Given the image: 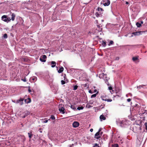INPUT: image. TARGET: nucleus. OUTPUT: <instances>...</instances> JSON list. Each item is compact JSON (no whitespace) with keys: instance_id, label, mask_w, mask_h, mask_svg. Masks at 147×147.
<instances>
[{"instance_id":"nucleus-1","label":"nucleus","mask_w":147,"mask_h":147,"mask_svg":"<svg viewBox=\"0 0 147 147\" xmlns=\"http://www.w3.org/2000/svg\"><path fill=\"white\" fill-rule=\"evenodd\" d=\"M1 19L4 21L7 22H8L11 20L10 18L7 17V16L6 15L2 16L1 17Z\"/></svg>"},{"instance_id":"nucleus-2","label":"nucleus","mask_w":147,"mask_h":147,"mask_svg":"<svg viewBox=\"0 0 147 147\" xmlns=\"http://www.w3.org/2000/svg\"><path fill=\"white\" fill-rule=\"evenodd\" d=\"M106 97L107 96L105 95H103L101 96V98L103 100L107 101L108 102H111L112 101L111 99H107Z\"/></svg>"},{"instance_id":"nucleus-3","label":"nucleus","mask_w":147,"mask_h":147,"mask_svg":"<svg viewBox=\"0 0 147 147\" xmlns=\"http://www.w3.org/2000/svg\"><path fill=\"white\" fill-rule=\"evenodd\" d=\"M139 113L140 115L145 114L147 115V111L145 110L144 109H142L141 111H139Z\"/></svg>"},{"instance_id":"nucleus-4","label":"nucleus","mask_w":147,"mask_h":147,"mask_svg":"<svg viewBox=\"0 0 147 147\" xmlns=\"http://www.w3.org/2000/svg\"><path fill=\"white\" fill-rule=\"evenodd\" d=\"M47 58V56L45 55H43L41 56L40 60L42 62H45L46 61V60L44 59H46Z\"/></svg>"},{"instance_id":"nucleus-5","label":"nucleus","mask_w":147,"mask_h":147,"mask_svg":"<svg viewBox=\"0 0 147 147\" xmlns=\"http://www.w3.org/2000/svg\"><path fill=\"white\" fill-rule=\"evenodd\" d=\"M103 5L105 6H108L110 3V0H103Z\"/></svg>"},{"instance_id":"nucleus-6","label":"nucleus","mask_w":147,"mask_h":147,"mask_svg":"<svg viewBox=\"0 0 147 147\" xmlns=\"http://www.w3.org/2000/svg\"><path fill=\"white\" fill-rule=\"evenodd\" d=\"M145 32L144 31H138L136 32H134L132 33V34L135 36H138L142 34L143 33Z\"/></svg>"},{"instance_id":"nucleus-7","label":"nucleus","mask_w":147,"mask_h":147,"mask_svg":"<svg viewBox=\"0 0 147 147\" xmlns=\"http://www.w3.org/2000/svg\"><path fill=\"white\" fill-rule=\"evenodd\" d=\"M79 125V123L78 122H74L73 123V126L74 127H78Z\"/></svg>"},{"instance_id":"nucleus-8","label":"nucleus","mask_w":147,"mask_h":147,"mask_svg":"<svg viewBox=\"0 0 147 147\" xmlns=\"http://www.w3.org/2000/svg\"><path fill=\"white\" fill-rule=\"evenodd\" d=\"M24 100L23 98H20L17 101L16 103H19L20 105H22L23 104V101Z\"/></svg>"},{"instance_id":"nucleus-9","label":"nucleus","mask_w":147,"mask_h":147,"mask_svg":"<svg viewBox=\"0 0 147 147\" xmlns=\"http://www.w3.org/2000/svg\"><path fill=\"white\" fill-rule=\"evenodd\" d=\"M100 133L97 132L95 135V137L97 139H98L100 137Z\"/></svg>"},{"instance_id":"nucleus-10","label":"nucleus","mask_w":147,"mask_h":147,"mask_svg":"<svg viewBox=\"0 0 147 147\" xmlns=\"http://www.w3.org/2000/svg\"><path fill=\"white\" fill-rule=\"evenodd\" d=\"M59 111L60 112H62V113H63V114H64L65 113V109L64 107H62L61 108H60V106H59Z\"/></svg>"},{"instance_id":"nucleus-11","label":"nucleus","mask_w":147,"mask_h":147,"mask_svg":"<svg viewBox=\"0 0 147 147\" xmlns=\"http://www.w3.org/2000/svg\"><path fill=\"white\" fill-rule=\"evenodd\" d=\"M100 119L101 121L102 120H105L106 119V117L102 115H101L100 117Z\"/></svg>"},{"instance_id":"nucleus-12","label":"nucleus","mask_w":147,"mask_h":147,"mask_svg":"<svg viewBox=\"0 0 147 147\" xmlns=\"http://www.w3.org/2000/svg\"><path fill=\"white\" fill-rule=\"evenodd\" d=\"M11 16V20L12 21H13L15 20V18L16 17V15L14 13H12Z\"/></svg>"},{"instance_id":"nucleus-13","label":"nucleus","mask_w":147,"mask_h":147,"mask_svg":"<svg viewBox=\"0 0 147 147\" xmlns=\"http://www.w3.org/2000/svg\"><path fill=\"white\" fill-rule=\"evenodd\" d=\"M63 67H61L60 68L59 70L58 71V72L59 73H60L63 71Z\"/></svg>"},{"instance_id":"nucleus-14","label":"nucleus","mask_w":147,"mask_h":147,"mask_svg":"<svg viewBox=\"0 0 147 147\" xmlns=\"http://www.w3.org/2000/svg\"><path fill=\"white\" fill-rule=\"evenodd\" d=\"M51 64L52 65H51V67H54L55 66L56 64V62L55 61H52L51 62Z\"/></svg>"},{"instance_id":"nucleus-15","label":"nucleus","mask_w":147,"mask_h":147,"mask_svg":"<svg viewBox=\"0 0 147 147\" xmlns=\"http://www.w3.org/2000/svg\"><path fill=\"white\" fill-rule=\"evenodd\" d=\"M28 136H29V138H30V139L32 138V132H30L28 133Z\"/></svg>"},{"instance_id":"nucleus-16","label":"nucleus","mask_w":147,"mask_h":147,"mask_svg":"<svg viewBox=\"0 0 147 147\" xmlns=\"http://www.w3.org/2000/svg\"><path fill=\"white\" fill-rule=\"evenodd\" d=\"M106 42L105 41L102 40V44L103 47H105L106 45Z\"/></svg>"},{"instance_id":"nucleus-17","label":"nucleus","mask_w":147,"mask_h":147,"mask_svg":"<svg viewBox=\"0 0 147 147\" xmlns=\"http://www.w3.org/2000/svg\"><path fill=\"white\" fill-rule=\"evenodd\" d=\"M69 107H70V106L69 105ZM70 107L71 109L74 110H75L76 109V108L74 105H71L70 106Z\"/></svg>"},{"instance_id":"nucleus-18","label":"nucleus","mask_w":147,"mask_h":147,"mask_svg":"<svg viewBox=\"0 0 147 147\" xmlns=\"http://www.w3.org/2000/svg\"><path fill=\"white\" fill-rule=\"evenodd\" d=\"M136 25L138 27H140L141 26V24L137 22L136 23Z\"/></svg>"},{"instance_id":"nucleus-19","label":"nucleus","mask_w":147,"mask_h":147,"mask_svg":"<svg viewBox=\"0 0 147 147\" xmlns=\"http://www.w3.org/2000/svg\"><path fill=\"white\" fill-rule=\"evenodd\" d=\"M84 108V107L81 106L80 107H78L77 108V109L78 110H82V109H83Z\"/></svg>"},{"instance_id":"nucleus-20","label":"nucleus","mask_w":147,"mask_h":147,"mask_svg":"<svg viewBox=\"0 0 147 147\" xmlns=\"http://www.w3.org/2000/svg\"><path fill=\"white\" fill-rule=\"evenodd\" d=\"M138 57H134L132 58V60L134 61L138 60Z\"/></svg>"},{"instance_id":"nucleus-21","label":"nucleus","mask_w":147,"mask_h":147,"mask_svg":"<svg viewBox=\"0 0 147 147\" xmlns=\"http://www.w3.org/2000/svg\"><path fill=\"white\" fill-rule=\"evenodd\" d=\"M112 147H119V145L117 144H112Z\"/></svg>"},{"instance_id":"nucleus-22","label":"nucleus","mask_w":147,"mask_h":147,"mask_svg":"<svg viewBox=\"0 0 147 147\" xmlns=\"http://www.w3.org/2000/svg\"><path fill=\"white\" fill-rule=\"evenodd\" d=\"M31 79L32 80H33L34 81H36L37 80V78L36 77H34L33 78H32Z\"/></svg>"},{"instance_id":"nucleus-23","label":"nucleus","mask_w":147,"mask_h":147,"mask_svg":"<svg viewBox=\"0 0 147 147\" xmlns=\"http://www.w3.org/2000/svg\"><path fill=\"white\" fill-rule=\"evenodd\" d=\"M73 87V90H76L78 88V86L77 85H75Z\"/></svg>"},{"instance_id":"nucleus-24","label":"nucleus","mask_w":147,"mask_h":147,"mask_svg":"<svg viewBox=\"0 0 147 147\" xmlns=\"http://www.w3.org/2000/svg\"><path fill=\"white\" fill-rule=\"evenodd\" d=\"M95 15L97 17H98L100 15V14H99V13L98 12H96L95 13Z\"/></svg>"},{"instance_id":"nucleus-25","label":"nucleus","mask_w":147,"mask_h":147,"mask_svg":"<svg viewBox=\"0 0 147 147\" xmlns=\"http://www.w3.org/2000/svg\"><path fill=\"white\" fill-rule=\"evenodd\" d=\"M114 43V42L113 41L111 40L108 44L109 45H112Z\"/></svg>"},{"instance_id":"nucleus-26","label":"nucleus","mask_w":147,"mask_h":147,"mask_svg":"<svg viewBox=\"0 0 147 147\" xmlns=\"http://www.w3.org/2000/svg\"><path fill=\"white\" fill-rule=\"evenodd\" d=\"M3 37L5 38H7V34H5L3 35Z\"/></svg>"},{"instance_id":"nucleus-27","label":"nucleus","mask_w":147,"mask_h":147,"mask_svg":"<svg viewBox=\"0 0 147 147\" xmlns=\"http://www.w3.org/2000/svg\"><path fill=\"white\" fill-rule=\"evenodd\" d=\"M105 82L107 84L108 86H109L110 85L108 83V80H105Z\"/></svg>"},{"instance_id":"nucleus-28","label":"nucleus","mask_w":147,"mask_h":147,"mask_svg":"<svg viewBox=\"0 0 147 147\" xmlns=\"http://www.w3.org/2000/svg\"><path fill=\"white\" fill-rule=\"evenodd\" d=\"M97 30L99 31V32H101L102 31V28H98L96 29Z\"/></svg>"},{"instance_id":"nucleus-29","label":"nucleus","mask_w":147,"mask_h":147,"mask_svg":"<svg viewBox=\"0 0 147 147\" xmlns=\"http://www.w3.org/2000/svg\"><path fill=\"white\" fill-rule=\"evenodd\" d=\"M96 96V94H92L91 96V98H93L94 97H95Z\"/></svg>"},{"instance_id":"nucleus-30","label":"nucleus","mask_w":147,"mask_h":147,"mask_svg":"<svg viewBox=\"0 0 147 147\" xmlns=\"http://www.w3.org/2000/svg\"><path fill=\"white\" fill-rule=\"evenodd\" d=\"M51 118L53 120H54L55 119L54 116L53 115H51Z\"/></svg>"},{"instance_id":"nucleus-31","label":"nucleus","mask_w":147,"mask_h":147,"mask_svg":"<svg viewBox=\"0 0 147 147\" xmlns=\"http://www.w3.org/2000/svg\"><path fill=\"white\" fill-rule=\"evenodd\" d=\"M61 84L62 85L64 84L65 83V81L63 80H61Z\"/></svg>"},{"instance_id":"nucleus-32","label":"nucleus","mask_w":147,"mask_h":147,"mask_svg":"<svg viewBox=\"0 0 147 147\" xmlns=\"http://www.w3.org/2000/svg\"><path fill=\"white\" fill-rule=\"evenodd\" d=\"M93 147H100L98 145V144L96 143L95 144L94 146Z\"/></svg>"},{"instance_id":"nucleus-33","label":"nucleus","mask_w":147,"mask_h":147,"mask_svg":"<svg viewBox=\"0 0 147 147\" xmlns=\"http://www.w3.org/2000/svg\"><path fill=\"white\" fill-rule=\"evenodd\" d=\"M24 82H26V78L25 77L24 78H22L21 79Z\"/></svg>"},{"instance_id":"nucleus-34","label":"nucleus","mask_w":147,"mask_h":147,"mask_svg":"<svg viewBox=\"0 0 147 147\" xmlns=\"http://www.w3.org/2000/svg\"><path fill=\"white\" fill-rule=\"evenodd\" d=\"M91 107V106H90V105L88 104H87L86 105V107L88 108H90Z\"/></svg>"},{"instance_id":"nucleus-35","label":"nucleus","mask_w":147,"mask_h":147,"mask_svg":"<svg viewBox=\"0 0 147 147\" xmlns=\"http://www.w3.org/2000/svg\"><path fill=\"white\" fill-rule=\"evenodd\" d=\"M146 85H140L139 86V88H141L142 87H143V86H146Z\"/></svg>"},{"instance_id":"nucleus-36","label":"nucleus","mask_w":147,"mask_h":147,"mask_svg":"<svg viewBox=\"0 0 147 147\" xmlns=\"http://www.w3.org/2000/svg\"><path fill=\"white\" fill-rule=\"evenodd\" d=\"M98 11H102V9L100 7H98Z\"/></svg>"},{"instance_id":"nucleus-37","label":"nucleus","mask_w":147,"mask_h":147,"mask_svg":"<svg viewBox=\"0 0 147 147\" xmlns=\"http://www.w3.org/2000/svg\"><path fill=\"white\" fill-rule=\"evenodd\" d=\"M28 101L27 102V103H30V102H31V99H30V98H28Z\"/></svg>"},{"instance_id":"nucleus-38","label":"nucleus","mask_w":147,"mask_h":147,"mask_svg":"<svg viewBox=\"0 0 147 147\" xmlns=\"http://www.w3.org/2000/svg\"><path fill=\"white\" fill-rule=\"evenodd\" d=\"M48 120H45L43 122L44 123H47L48 122Z\"/></svg>"},{"instance_id":"nucleus-39","label":"nucleus","mask_w":147,"mask_h":147,"mask_svg":"<svg viewBox=\"0 0 147 147\" xmlns=\"http://www.w3.org/2000/svg\"><path fill=\"white\" fill-rule=\"evenodd\" d=\"M97 27H98V28H101V26H100V24L99 25V24H97Z\"/></svg>"},{"instance_id":"nucleus-40","label":"nucleus","mask_w":147,"mask_h":147,"mask_svg":"<svg viewBox=\"0 0 147 147\" xmlns=\"http://www.w3.org/2000/svg\"><path fill=\"white\" fill-rule=\"evenodd\" d=\"M109 89L110 90H111L112 89V88L111 86H110L109 87Z\"/></svg>"},{"instance_id":"nucleus-41","label":"nucleus","mask_w":147,"mask_h":147,"mask_svg":"<svg viewBox=\"0 0 147 147\" xmlns=\"http://www.w3.org/2000/svg\"><path fill=\"white\" fill-rule=\"evenodd\" d=\"M131 100L130 98H128L127 99V101L128 102H130Z\"/></svg>"},{"instance_id":"nucleus-42","label":"nucleus","mask_w":147,"mask_h":147,"mask_svg":"<svg viewBox=\"0 0 147 147\" xmlns=\"http://www.w3.org/2000/svg\"><path fill=\"white\" fill-rule=\"evenodd\" d=\"M28 91L29 92H31V90L30 89V88L28 89Z\"/></svg>"},{"instance_id":"nucleus-43","label":"nucleus","mask_w":147,"mask_h":147,"mask_svg":"<svg viewBox=\"0 0 147 147\" xmlns=\"http://www.w3.org/2000/svg\"><path fill=\"white\" fill-rule=\"evenodd\" d=\"M95 21L96 22V24H98V21L97 20H96Z\"/></svg>"},{"instance_id":"nucleus-44","label":"nucleus","mask_w":147,"mask_h":147,"mask_svg":"<svg viewBox=\"0 0 147 147\" xmlns=\"http://www.w3.org/2000/svg\"><path fill=\"white\" fill-rule=\"evenodd\" d=\"M90 131L91 132H92L93 131V129H91L90 130Z\"/></svg>"},{"instance_id":"nucleus-45","label":"nucleus","mask_w":147,"mask_h":147,"mask_svg":"<svg viewBox=\"0 0 147 147\" xmlns=\"http://www.w3.org/2000/svg\"><path fill=\"white\" fill-rule=\"evenodd\" d=\"M102 133H103L102 132H101L100 133V136H101V135H102Z\"/></svg>"},{"instance_id":"nucleus-46","label":"nucleus","mask_w":147,"mask_h":147,"mask_svg":"<svg viewBox=\"0 0 147 147\" xmlns=\"http://www.w3.org/2000/svg\"><path fill=\"white\" fill-rule=\"evenodd\" d=\"M140 22H141V23H140V24H142L143 23V21H141Z\"/></svg>"},{"instance_id":"nucleus-47","label":"nucleus","mask_w":147,"mask_h":147,"mask_svg":"<svg viewBox=\"0 0 147 147\" xmlns=\"http://www.w3.org/2000/svg\"><path fill=\"white\" fill-rule=\"evenodd\" d=\"M101 129L100 128V129H99V131H98V132H99V133H100V132L101 131Z\"/></svg>"},{"instance_id":"nucleus-48","label":"nucleus","mask_w":147,"mask_h":147,"mask_svg":"<svg viewBox=\"0 0 147 147\" xmlns=\"http://www.w3.org/2000/svg\"><path fill=\"white\" fill-rule=\"evenodd\" d=\"M89 93H92V92H91V90H89Z\"/></svg>"},{"instance_id":"nucleus-49","label":"nucleus","mask_w":147,"mask_h":147,"mask_svg":"<svg viewBox=\"0 0 147 147\" xmlns=\"http://www.w3.org/2000/svg\"><path fill=\"white\" fill-rule=\"evenodd\" d=\"M24 60L25 61H26V58H24Z\"/></svg>"},{"instance_id":"nucleus-50","label":"nucleus","mask_w":147,"mask_h":147,"mask_svg":"<svg viewBox=\"0 0 147 147\" xmlns=\"http://www.w3.org/2000/svg\"><path fill=\"white\" fill-rule=\"evenodd\" d=\"M129 3L128 2H126V4H128Z\"/></svg>"},{"instance_id":"nucleus-51","label":"nucleus","mask_w":147,"mask_h":147,"mask_svg":"<svg viewBox=\"0 0 147 147\" xmlns=\"http://www.w3.org/2000/svg\"><path fill=\"white\" fill-rule=\"evenodd\" d=\"M146 129L147 130V125L146 126Z\"/></svg>"},{"instance_id":"nucleus-52","label":"nucleus","mask_w":147,"mask_h":147,"mask_svg":"<svg viewBox=\"0 0 147 147\" xmlns=\"http://www.w3.org/2000/svg\"><path fill=\"white\" fill-rule=\"evenodd\" d=\"M25 117H26V116H24L23 117V118H25Z\"/></svg>"},{"instance_id":"nucleus-53","label":"nucleus","mask_w":147,"mask_h":147,"mask_svg":"<svg viewBox=\"0 0 147 147\" xmlns=\"http://www.w3.org/2000/svg\"><path fill=\"white\" fill-rule=\"evenodd\" d=\"M93 18H94V19H95V17H93Z\"/></svg>"},{"instance_id":"nucleus-54","label":"nucleus","mask_w":147,"mask_h":147,"mask_svg":"<svg viewBox=\"0 0 147 147\" xmlns=\"http://www.w3.org/2000/svg\"><path fill=\"white\" fill-rule=\"evenodd\" d=\"M26 99H25V102H26Z\"/></svg>"},{"instance_id":"nucleus-55","label":"nucleus","mask_w":147,"mask_h":147,"mask_svg":"<svg viewBox=\"0 0 147 147\" xmlns=\"http://www.w3.org/2000/svg\"><path fill=\"white\" fill-rule=\"evenodd\" d=\"M134 46H136V45H134Z\"/></svg>"}]
</instances>
